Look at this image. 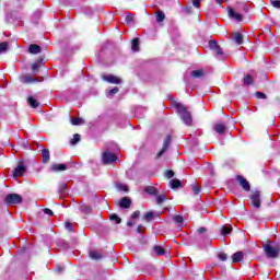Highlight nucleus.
Returning <instances> with one entry per match:
<instances>
[{"instance_id":"nucleus-23","label":"nucleus","mask_w":280,"mask_h":280,"mask_svg":"<svg viewBox=\"0 0 280 280\" xmlns=\"http://www.w3.org/2000/svg\"><path fill=\"white\" fill-rule=\"evenodd\" d=\"M27 104L31 106V108H36L40 105V103H38L33 96H28Z\"/></svg>"},{"instance_id":"nucleus-41","label":"nucleus","mask_w":280,"mask_h":280,"mask_svg":"<svg viewBox=\"0 0 280 280\" xmlns=\"http://www.w3.org/2000/svg\"><path fill=\"white\" fill-rule=\"evenodd\" d=\"M152 218H154V213H153V212H148V213L144 215L145 222L152 221Z\"/></svg>"},{"instance_id":"nucleus-19","label":"nucleus","mask_w":280,"mask_h":280,"mask_svg":"<svg viewBox=\"0 0 280 280\" xmlns=\"http://www.w3.org/2000/svg\"><path fill=\"white\" fill-rule=\"evenodd\" d=\"M49 149H43L42 150V163H49Z\"/></svg>"},{"instance_id":"nucleus-31","label":"nucleus","mask_w":280,"mask_h":280,"mask_svg":"<svg viewBox=\"0 0 280 280\" xmlns=\"http://www.w3.org/2000/svg\"><path fill=\"white\" fill-rule=\"evenodd\" d=\"M116 188L118 189V191L128 192V185L126 184L118 183L116 184Z\"/></svg>"},{"instance_id":"nucleus-14","label":"nucleus","mask_w":280,"mask_h":280,"mask_svg":"<svg viewBox=\"0 0 280 280\" xmlns=\"http://www.w3.org/2000/svg\"><path fill=\"white\" fill-rule=\"evenodd\" d=\"M67 170L68 167L66 166V164H52L50 166V172H65Z\"/></svg>"},{"instance_id":"nucleus-25","label":"nucleus","mask_w":280,"mask_h":280,"mask_svg":"<svg viewBox=\"0 0 280 280\" xmlns=\"http://www.w3.org/2000/svg\"><path fill=\"white\" fill-rule=\"evenodd\" d=\"M95 279L97 280H106L108 279V272L106 271H98L95 276Z\"/></svg>"},{"instance_id":"nucleus-3","label":"nucleus","mask_w":280,"mask_h":280,"mask_svg":"<svg viewBox=\"0 0 280 280\" xmlns=\"http://www.w3.org/2000/svg\"><path fill=\"white\" fill-rule=\"evenodd\" d=\"M250 205L255 207V209H260L261 208V191L259 190H254L252 191L249 196Z\"/></svg>"},{"instance_id":"nucleus-29","label":"nucleus","mask_w":280,"mask_h":280,"mask_svg":"<svg viewBox=\"0 0 280 280\" xmlns=\"http://www.w3.org/2000/svg\"><path fill=\"white\" fill-rule=\"evenodd\" d=\"M153 252L155 253V255H165V249H163V247L155 245L153 247Z\"/></svg>"},{"instance_id":"nucleus-56","label":"nucleus","mask_w":280,"mask_h":280,"mask_svg":"<svg viewBox=\"0 0 280 280\" xmlns=\"http://www.w3.org/2000/svg\"><path fill=\"white\" fill-rule=\"evenodd\" d=\"M141 229H143V225H139V226L137 228V233H141Z\"/></svg>"},{"instance_id":"nucleus-59","label":"nucleus","mask_w":280,"mask_h":280,"mask_svg":"<svg viewBox=\"0 0 280 280\" xmlns=\"http://www.w3.org/2000/svg\"><path fill=\"white\" fill-rule=\"evenodd\" d=\"M186 12H189V10L186 9Z\"/></svg>"},{"instance_id":"nucleus-52","label":"nucleus","mask_w":280,"mask_h":280,"mask_svg":"<svg viewBox=\"0 0 280 280\" xmlns=\"http://www.w3.org/2000/svg\"><path fill=\"white\" fill-rule=\"evenodd\" d=\"M44 213L46 215H54V211H51V209H49V208L44 209Z\"/></svg>"},{"instance_id":"nucleus-17","label":"nucleus","mask_w":280,"mask_h":280,"mask_svg":"<svg viewBox=\"0 0 280 280\" xmlns=\"http://www.w3.org/2000/svg\"><path fill=\"white\" fill-rule=\"evenodd\" d=\"M228 14L230 19H235V21H242V14L235 12L233 9H229Z\"/></svg>"},{"instance_id":"nucleus-51","label":"nucleus","mask_w":280,"mask_h":280,"mask_svg":"<svg viewBox=\"0 0 280 280\" xmlns=\"http://www.w3.org/2000/svg\"><path fill=\"white\" fill-rule=\"evenodd\" d=\"M139 215H141V212L139 211H135L131 215V220H137V218H139Z\"/></svg>"},{"instance_id":"nucleus-46","label":"nucleus","mask_w":280,"mask_h":280,"mask_svg":"<svg viewBox=\"0 0 280 280\" xmlns=\"http://www.w3.org/2000/svg\"><path fill=\"white\" fill-rule=\"evenodd\" d=\"M65 226L69 233H73V224L71 222H66Z\"/></svg>"},{"instance_id":"nucleus-55","label":"nucleus","mask_w":280,"mask_h":280,"mask_svg":"<svg viewBox=\"0 0 280 280\" xmlns=\"http://www.w3.org/2000/svg\"><path fill=\"white\" fill-rule=\"evenodd\" d=\"M62 270H65V267L59 266V265L56 266V271L57 272H62Z\"/></svg>"},{"instance_id":"nucleus-13","label":"nucleus","mask_w":280,"mask_h":280,"mask_svg":"<svg viewBox=\"0 0 280 280\" xmlns=\"http://www.w3.org/2000/svg\"><path fill=\"white\" fill-rule=\"evenodd\" d=\"M20 81L23 84H31V82H36V79H34V77H32V74H24V75L20 77Z\"/></svg>"},{"instance_id":"nucleus-33","label":"nucleus","mask_w":280,"mask_h":280,"mask_svg":"<svg viewBox=\"0 0 280 280\" xmlns=\"http://www.w3.org/2000/svg\"><path fill=\"white\" fill-rule=\"evenodd\" d=\"M109 219L115 222V224H121V218H119V215H117L116 213L110 214Z\"/></svg>"},{"instance_id":"nucleus-5","label":"nucleus","mask_w":280,"mask_h":280,"mask_svg":"<svg viewBox=\"0 0 280 280\" xmlns=\"http://www.w3.org/2000/svg\"><path fill=\"white\" fill-rule=\"evenodd\" d=\"M117 161V155L110 153L108 151L103 152L102 154V163L103 165H113Z\"/></svg>"},{"instance_id":"nucleus-18","label":"nucleus","mask_w":280,"mask_h":280,"mask_svg":"<svg viewBox=\"0 0 280 280\" xmlns=\"http://www.w3.org/2000/svg\"><path fill=\"white\" fill-rule=\"evenodd\" d=\"M28 51H30L31 54L36 55V54H40V51H43V48H40V46H38V45H36V44H32V45H30V47H28Z\"/></svg>"},{"instance_id":"nucleus-57","label":"nucleus","mask_w":280,"mask_h":280,"mask_svg":"<svg viewBox=\"0 0 280 280\" xmlns=\"http://www.w3.org/2000/svg\"><path fill=\"white\" fill-rule=\"evenodd\" d=\"M132 224H133L132 221L127 222V226H132Z\"/></svg>"},{"instance_id":"nucleus-48","label":"nucleus","mask_w":280,"mask_h":280,"mask_svg":"<svg viewBox=\"0 0 280 280\" xmlns=\"http://www.w3.org/2000/svg\"><path fill=\"white\" fill-rule=\"evenodd\" d=\"M165 178H174V171H166L164 173Z\"/></svg>"},{"instance_id":"nucleus-40","label":"nucleus","mask_w":280,"mask_h":280,"mask_svg":"<svg viewBox=\"0 0 280 280\" xmlns=\"http://www.w3.org/2000/svg\"><path fill=\"white\" fill-rule=\"evenodd\" d=\"M77 143H80V135L79 133H75L73 136V139L71 140L72 145H75Z\"/></svg>"},{"instance_id":"nucleus-36","label":"nucleus","mask_w":280,"mask_h":280,"mask_svg":"<svg viewBox=\"0 0 280 280\" xmlns=\"http://www.w3.org/2000/svg\"><path fill=\"white\" fill-rule=\"evenodd\" d=\"M8 42L0 43V54H5V51H8Z\"/></svg>"},{"instance_id":"nucleus-7","label":"nucleus","mask_w":280,"mask_h":280,"mask_svg":"<svg viewBox=\"0 0 280 280\" xmlns=\"http://www.w3.org/2000/svg\"><path fill=\"white\" fill-rule=\"evenodd\" d=\"M27 172V166H25V163L19 162L18 166L13 171V176L16 178L18 176H23Z\"/></svg>"},{"instance_id":"nucleus-8","label":"nucleus","mask_w":280,"mask_h":280,"mask_svg":"<svg viewBox=\"0 0 280 280\" xmlns=\"http://www.w3.org/2000/svg\"><path fill=\"white\" fill-rule=\"evenodd\" d=\"M170 143H172V137L167 136L163 142V147L161 151L158 153L156 159H161L165 152H167V148H170Z\"/></svg>"},{"instance_id":"nucleus-39","label":"nucleus","mask_w":280,"mask_h":280,"mask_svg":"<svg viewBox=\"0 0 280 280\" xmlns=\"http://www.w3.org/2000/svg\"><path fill=\"white\" fill-rule=\"evenodd\" d=\"M58 191L59 194H65V191H67V184L65 183L59 184Z\"/></svg>"},{"instance_id":"nucleus-16","label":"nucleus","mask_w":280,"mask_h":280,"mask_svg":"<svg viewBox=\"0 0 280 280\" xmlns=\"http://www.w3.org/2000/svg\"><path fill=\"white\" fill-rule=\"evenodd\" d=\"M90 257L94 260V261H98V259H103L104 255H102V253L97 252V250H91L89 253Z\"/></svg>"},{"instance_id":"nucleus-12","label":"nucleus","mask_w":280,"mask_h":280,"mask_svg":"<svg viewBox=\"0 0 280 280\" xmlns=\"http://www.w3.org/2000/svg\"><path fill=\"white\" fill-rule=\"evenodd\" d=\"M232 40H234L236 45H242L244 43V36L242 35V33L235 32L232 34Z\"/></svg>"},{"instance_id":"nucleus-50","label":"nucleus","mask_w":280,"mask_h":280,"mask_svg":"<svg viewBox=\"0 0 280 280\" xmlns=\"http://www.w3.org/2000/svg\"><path fill=\"white\" fill-rule=\"evenodd\" d=\"M20 145H22L25 150H30V144L27 143L26 140H22V141L20 142Z\"/></svg>"},{"instance_id":"nucleus-24","label":"nucleus","mask_w":280,"mask_h":280,"mask_svg":"<svg viewBox=\"0 0 280 280\" xmlns=\"http://www.w3.org/2000/svg\"><path fill=\"white\" fill-rule=\"evenodd\" d=\"M180 179H172L170 182L171 189H178V187H182Z\"/></svg>"},{"instance_id":"nucleus-49","label":"nucleus","mask_w":280,"mask_h":280,"mask_svg":"<svg viewBox=\"0 0 280 280\" xmlns=\"http://www.w3.org/2000/svg\"><path fill=\"white\" fill-rule=\"evenodd\" d=\"M192 191H194L195 196H198V194H200V187H198V185L194 184Z\"/></svg>"},{"instance_id":"nucleus-35","label":"nucleus","mask_w":280,"mask_h":280,"mask_svg":"<svg viewBox=\"0 0 280 280\" xmlns=\"http://www.w3.org/2000/svg\"><path fill=\"white\" fill-rule=\"evenodd\" d=\"M205 75V72L202 70H194L191 72V78H202Z\"/></svg>"},{"instance_id":"nucleus-47","label":"nucleus","mask_w":280,"mask_h":280,"mask_svg":"<svg viewBox=\"0 0 280 280\" xmlns=\"http://www.w3.org/2000/svg\"><path fill=\"white\" fill-rule=\"evenodd\" d=\"M271 5L280 10V0H271Z\"/></svg>"},{"instance_id":"nucleus-10","label":"nucleus","mask_w":280,"mask_h":280,"mask_svg":"<svg viewBox=\"0 0 280 280\" xmlns=\"http://www.w3.org/2000/svg\"><path fill=\"white\" fill-rule=\"evenodd\" d=\"M102 79L105 82H108L109 84H121V79H119L118 77H115L113 74L103 75Z\"/></svg>"},{"instance_id":"nucleus-2","label":"nucleus","mask_w":280,"mask_h":280,"mask_svg":"<svg viewBox=\"0 0 280 280\" xmlns=\"http://www.w3.org/2000/svg\"><path fill=\"white\" fill-rule=\"evenodd\" d=\"M262 248H264L265 255H266V257H268V259H277V257H279V253H280L279 244H275L270 241H267L262 245Z\"/></svg>"},{"instance_id":"nucleus-20","label":"nucleus","mask_w":280,"mask_h":280,"mask_svg":"<svg viewBox=\"0 0 280 280\" xmlns=\"http://www.w3.org/2000/svg\"><path fill=\"white\" fill-rule=\"evenodd\" d=\"M242 259H244V254L242 252H236L235 254H233L232 256V261L234 264H237L240 261H242Z\"/></svg>"},{"instance_id":"nucleus-21","label":"nucleus","mask_w":280,"mask_h":280,"mask_svg":"<svg viewBox=\"0 0 280 280\" xmlns=\"http://www.w3.org/2000/svg\"><path fill=\"white\" fill-rule=\"evenodd\" d=\"M144 191L149 194L150 196H156L159 194V189L154 186H148L145 187Z\"/></svg>"},{"instance_id":"nucleus-34","label":"nucleus","mask_w":280,"mask_h":280,"mask_svg":"<svg viewBox=\"0 0 280 280\" xmlns=\"http://www.w3.org/2000/svg\"><path fill=\"white\" fill-rule=\"evenodd\" d=\"M174 223L178 224L179 226L183 224V222H185V220L183 219V215H174L173 217Z\"/></svg>"},{"instance_id":"nucleus-28","label":"nucleus","mask_w":280,"mask_h":280,"mask_svg":"<svg viewBox=\"0 0 280 280\" xmlns=\"http://www.w3.org/2000/svg\"><path fill=\"white\" fill-rule=\"evenodd\" d=\"M233 231V228L231 226H222L220 229L221 235H229Z\"/></svg>"},{"instance_id":"nucleus-37","label":"nucleus","mask_w":280,"mask_h":280,"mask_svg":"<svg viewBox=\"0 0 280 280\" xmlns=\"http://www.w3.org/2000/svg\"><path fill=\"white\" fill-rule=\"evenodd\" d=\"M244 84H246L247 86H249V84H253V77H250V74L245 75Z\"/></svg>"},{"instance_id":"nucleus-42","label":"nucleus","mask_w":280,"mask_h":280,"mask_svg":"<svg viewBox=\"0 0 280 280\" xmlns=\"http://www.w3.org/2000/svg\"><path fill=\"white\" fill-rule=\"evenodd\" d=\"M117 93H119V88H114L109 90L108 95L113 97V95H117Z\"/></svg>"},{"instance_id":"nucleus-58","label":"nucleus","mask_w":280,"mask_h":280,"mask_svg":"<svg viewBox=\"0 0 280 280\" xmlns=\"http://www.w3.org/2000/svg\"><path fill=\"white\" fill-rule=\"evenodd\" d=\"M217 3H219V5H222V0H215Z\"/></svg>"},{"instance_id":"nucleus-11","label":"nucleus","mask_w":280,"mask_h":280,"mask_svg":"<svg viewBox=\"0 0 280 280\" xmlns=\"http://www.w3.org/2000/svg\"><path fill=\"white\" fill-rule=\"evenodd\" d=\"M213 130H215L218 135H224L226 132V125L218 122L213 126Z\"/></svg>"},{"instance_id":"nucleus-45","label":"nucleus","mask_w":280,"mask_h":280,"mask_svg":"<svg viewBox=\"0 0 280 280\" xmlns=\"http://www.w3.org/2000/svg\"><path fill=\"white\" fill-rule=\"evenodd\" d=\"M255 96L258 98V100H266L267 96L265 93H261V92H256L255 93Z\"/></svg>"},{"instance_id":"nucleus-53","label":"nucleus","mask_w":280,"mask_h":280,"mask_svg":"<svg viewBox=\"0 0 280 280\" xmlns=\"http://www.w3.org/2000/svg\"><path fill=\"white\" fill-rule=\"evenodd\" d=\"M192 5L195 8H200V0H192Z\"/></svg>"},{"instance_id":"nucleus-44","label":"nucleus","mask_w":280,"mask_h":280,"mask_svg":"<svg viewBox=\"0 0 280 280\" xmlns=\"http://www.w3.org/2000/svg\"><path fill=\"white\" fill-rule=\"evenodd\" d=\"M126 23L130 24L132 23V21H135V18L132 16V14H127L125 18Z\"/></svg>"},{"instance_id":"nucleus-1","label":"nucleus","mask_w":280,"mask_h":280,"mask_svg":"<svg viewBox=\"0 0 280 280\" xmlns=\"http://www.w3.org/2000/svg\"><path fill=\"white\" fill-rule=\"evenodd\" d=\"M175 108L177 109V113H178L182 121L186 126H191V124L194 122V118H191V112H189V108H187V106H185L180 103H176Z\"/></svg>"},{"instance_id":"nucleus-27","label":"nucleus","mask_w":280,"mask_h":280,"mask_svg":"<svg viewBox=\"0 0 280 280\" xmlns=\"http://www.w3.org/2000/svg\"><path fill=\"white\" fill-rule=\"evenodd\" d=\"M71 124L72 126H82V124H84V119L75 117L71 119Z\"/></svg>"},{"instance_id":"nucleus-43","label":"nucleus","mask_w":280,"mask_h":280,"mask_svg":"<svg viewBox=\"0 0 280 280\" xmlns=\"http://www.w3.org/2000/svg\"><path fill=\"white\" fill-rule=\"evenodd\" d=\"M218 258L220 259V261H226V259H229V256L224 253H220L218 255Z\"/></svg>"},{"instance_id":"nucleus-15","label":"nucleus","mask_w":280,"mask_h":280,"mask_svg":"<svg viewBox=\"0 0 280 280\" xmlns=\"http://www.w3.org/2000/svg\"><path fill=\"white\" fill-rule=\"evenodd\" d=\"M119 205L122 209H129V207L132 205V201L129 198L124 197L120 199Z\"/></svg>"},{"instance_id":"nucleus-30","label":"nucleus","mask_w":280,"mask_h":280,"mask_svg":"<svg viewBox=\"0 0 280 280\" xmlns=\"http://www.w3.org/2000/svg\"><path fill=\"white\" fill-rule=\"evenodd\" d=\"M131 49L132 51H139V38H135L131 42Z\"/></svg>"},{"instance_id":"nucleus-6","label":"nucleus","mask_w":280,"mask_h":280,"mask_svg":"<svg viewBox=\"0 0 280 280\" xmlns=\"http://www.w3.org/2000/svg\"><path fill=\"white\" fill-rule=\"evenodd\" d=\"M4 201L7 205H21V202H23V197L19 194H9Z\"/></svg>"},{"instance_id":"nucleus-38","label":"nucleus","mask_w":280,"mask_h":280,"mask_svg":"<svg viewBox=\"0 0 280 280\" xmlns=\"http://www.w3.org/2000/svg\"><path fill=\"white\" fill-rule=\"evenodd\" d=\"M81 211H82L83 213H91L92 208H91V206L82 205V206H81Z\"/></svg>"},{"instance_id":"nucleus-54","label":"nucleus","mask_w":280,"mask_h":280,"mask_svg":"<svg viewBox=\"0 0 280 280\" xmlns=\"http://www.w3.org/2000/svg\"><path fill=\"white\" fill-rule=\"evenodd\" d=\"M207 231V228H199L197 230V232L199 233V235H202V233H205Z\"/></svg>"},{"instance_id":"nucleus-9","label":"nucleus","mask_w":280,"mask_h":280,"mask_svg":"<svg viewBox=\"0 0 280 280\" xmlns=\"http://www.w3.org/2000/svg\"><path fill=\"white\" fill-rule=\"evenodd\" d=\"M236 180L240 183L241 187L244 189V191H250V183L244 178V176L238 175L236 177Z\"/></svg>"},{"instance_id":"nucleus-4","label":"nucleus","mask_w":280,"mask_h":280,"mask_svg":"<svg viewBox=\"0 0 280 280\" xmlns=\"http://www.w3.org/2000/svg\"><path fill=\"white\" fill-rule=\"evenodd\" d=\"M209 47L212 51H214L219 60H224L226 58V56L224 55V51H222V48L220 47V45H218L217 40H210Z\"/></svg>"},{"instance_id":"nucleus-26","label":"nucleus","mask_w":280,"mask_h":280,"mask_svg":"<svg viewBox=\"0 0 280 280\" xmlns=\"http://www.w3.org/2000/svg\"><path fill=\"white\" fill-rule=\"evenodd\" d=\"M165 21V13L163 11H158L156 13V22L158 23H163Z\"/></svg>"},{"instance_id":"nucleus-22","label":"nucleus","mask_w":280,"mask_h":280,"mask_svg":"<svg viewBox=\"0 0 280 280\" xmlns=\"http://www.w3.org/2000/svg\"><path fill=\"white\" fill-rule=\"evenodd\" d=\"M43 62V58H39L36 62L32 65V71L33 73H38V70L40 69V63Z\"/></svg>"},{"instance_id":"nucleus-32","label":"nucleus","mask_w":280,"mask_h":280,"mask_svg":"<svg viewBox=\"0 0 280 280\" xmlns=\"http://www.w3.org/2000/svg\"><path fill=\"white\" fill-rule=\"evenodd\" d=\"M167 200V196H165V194H162V195H158L156 196V202L158 205H163L164 201Z\"/></svg>"}]
</instances>
